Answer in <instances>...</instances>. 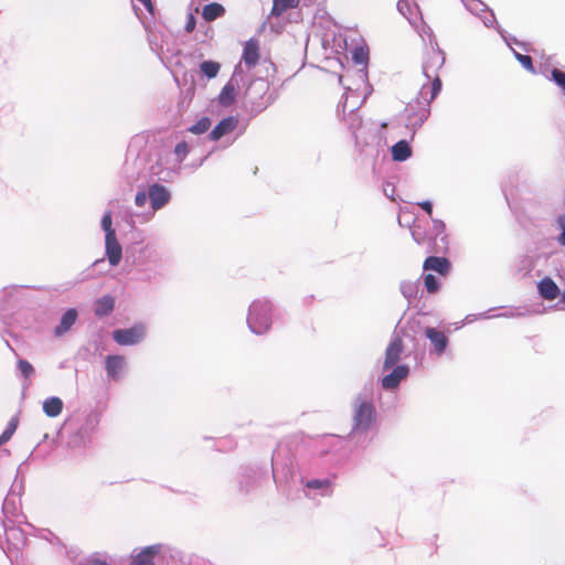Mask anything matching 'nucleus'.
Instances as JSON below:
<instances>
[{
    "label": "nucleus",
    "instance_id": "13",
    "mask_svg": "<svg viewBox=\"0 0 565 565\" xmlns=\"http://www.w3.org/2000/svg\"><path fill=\"white\" fill-rule=\"evenodd\" d=\"M242 60L248 68L254 67L259 61V44L255 39L248 40L243 50Z\"/></svg>",
    "mask_w": 565,
    "mask_h": 565
},
{
    "label": "nucleus",
    "instance_id": "25",
    "mask_svg": "<svg viewBox=\"0 0 565 565\" xmlns=\"http://www.w3.org/2000/svg\"><path fill=\"white\" fill-rule=\"evenodd\" d=\"M220 103L222 105H230L234 102L235 98V88L231 84H227L223 87L221 94H220Z\"/></svg>",
    "mask_w": 565,
    "mask_h": 565
},
{
    "label": "nucleus",
    "instance_id": "6",
    "mask_svg": "<svg viewBox=\"0 0 565 565\" xmlns=\"http://www.w3.org/2000/svg\"><path fill=\"white\" fill-rule=\"evenodd\" d=\"M403 352V341L399 337H395L388 343L385 351V359L383 362V370H391L393 366L398 365V361L401 359Z\"/></svg>",
    "mask_w": 565,
    "mask_h": 565
},
{
    "label": "nucleus",
    "instance_id": "29",
    "mask_svg": "<svg viewBox=\"0 0 565 565\" xmlns=\"http://www.w3.org/2000/svg\"><path fill=\"white\" fill-rule=\"evenodd\" d=\"M424 286L429 294H435L439 289V284L433 274H427L424 276Z\"/></svg>",
    "mask_w": 565,
    "mask_h": 565
},
{
    "label": "nucleus",
    "instance_id": "14",
    "mask_svg": "<svg viewBox=\"0 0 565 565\" xmlns=\"http://www.w3.org/2000/svg\"><path fill=\"white\" fill-rule=\"evenodd\" d=\"M537 289H539L540 296L543 299L550 300V301L556 299L559 296V294H561V290H559L558 286L550 277L543 278L539 282Z\"/></svg>",
    "mask_w": 565,
    "mask_h": 565
},
{
    "label": "nucleus",
    "instance_id": "24",
    "mask_svg": "<svg viewBox=\"0 0 565 565\" xmlns=\"http://www.w3.org/2000/svg\"><path fill=\"white\" fill-rule=\"evenodd\" d=\"M331 486H332V483L328 479H323V480L312 479V480H308L306 482V488L313 489V490H322L323 494L331 493Z\"/></svg>",
    "mask_w": 565,
    "mask_h": 565
},
{
    "label": "nucleus",
    "instance_id": "35",
    "mask_svg": "<svg viewBox=\"0 0 565 565\" xmlns=\"http://www.w3.org/2000/svg\"><path fill=\"white\" fill-rule=\"evenodd\" d=\"M557 225L561 230V234H559L557 241L561 245L565 246V214L558 216Z\"/></svg>",
    "mask_w": 565,
    "mask_h": 565
},
{
    "label": "nucleus",
    "instance_id": "37",
    "mask_svg": "<svg viewBox=\"0 0 565 565\" xmlns=\"http://www.w3.org/2000/svg\"><path fill=\"white\" fill-rule=\"evenodd\" d=\"M85 565H107V564H106L105 561H102L99 557L92 556V557L86 559Z\"/></svg>",
    "mask_w": 565,
    "mask_h": 565
},
{
    "label": "nucleus",
    "instance_id": "27",
    "mask_svg": "<svg viewBox=\"0 0 565 565\" xmlns=\"http://www.w3.org/2000/svg\"><path fill=\"white\" fill-rule=\"evenodd\" d=\"M18 427V422L15 418H12L6 429L2 431V434L0 435V446L2 444H6L7 441L10 440V438L12 437V435L14 434L15 429Z\"/></svg>",
    "mask_w": 565,
    "mask_h": 565
},
{
    "label": "nucleus",
    "instance_id": "3",
    "mask_svg": "<svg viewBox=\"0 0 565 565\" xmlns=\"http://www.w3.org/2000/svg\"><path fill=\"white\" fill-rule=\"evenodd\" d=\"M430 102L431 100L429 98L427 104H423L419 100H416L415 103H409L407 105V107H406L407 126L411 129L416 130L428 118L429 113H430L428 106H429Z\"/></svg>",
    "mask_w": 565,
    "mask_h": 565
},
{
    "label": "nucleus",
    "instance_id": "10",
    "mask_svg": "<svg viewBox=\"0 0 565 565\" xmlns=\"http://www.w3.org/2000/svg\"><path fill=\"white\" fill-rule=\"evenodd\" d=\"M451 264L446 257L429 256L424 260L423 269L425 271H435L440 276H447L450 271Z\"/></svg>",
    "mask_w": 565,
    "mask_h": 565
},
{
    "label": "nucleus",
    "instance_id": "22",
    "mask_svg": "<svg viewBox=\"0 0 565 565\" xmlns=\"http://www.w3.org/2000/svg\"><path fill=\"white\" fill-rule=\"evenodd\" d=\"M114 298L110 296H105L98 299L95 303V313L98 317H104L109 315L114 309Z\"/></svg>",
    "mask_w": 565,
    "mask_h": 565
},
{
    "label": "nucleus",
    "instance_id": "41",
    "mask_svg": "<svg viewBox=\"0 0 565 565\" xmlns=\"http://www.w3.org/2000/svg\"><path fill=\"white\" fill-rule=\"evenodd\" d=\"M139 2H141L146 9H148L149 11L152 10V3H151V0H138Z\"/></svg>",
    "mask_w": 565,
    "mask_h": 565
},
{
    "label": "nucleus",
    "instance_id": "20",
    "mask_svg": "<svg viewBox=\"0 0 565 565\" xmlns=\"http://www.w3.org/2000/svg\"><path fill=\"white\" fill-rule=\"evenodd\" d=\"M224 13V7L216 2L204 6L202 10V17L207 22L214 21L215 19L223 17Z\"/></svg>",
    "mask_w": 565,
    "mask_h": 565
},
{
    "label": "nucleus",
    "instance_id": "39",
    "mask_svg": "<svg viewBox=\"0 0 565 565\" xmlns=\"http://www.w3.org/2000/svg\"><path fill=\"white\" fill-rule=\"evenodd\" d=\"M300 0H285V9L298 7Z\"/></svg>",
    "mask_w": 565,
    "mask_h": 565
},
{
    "label": "nucleus",
    "instance_id": "11",
    "mask_svg": "<svg viewBox=\"0 0 565 565\" xmlns=\"http://www.w3.org/2000/svg\"><path fill=\"white\" fill-rule=\"evenodd\" d=\"M282 13V0H274L270 15L263 23V29H269L276 34H280L282 25L279 22V17Z\"/></svg>",
    "mask_w": 565,
    "mask_h": 565
},
{
    "label": "nucleus",
    "instance_id": "12",
    "mask_svg": "<svg viewBox=\"0 0 565 565\" xmlns=\"http://www.w3.org/2000/svg\"><path fill=\"white\" fill-rule=\"evenodd\" d=\"M106 255L111 266H117L121 259V246L116 238L115 233L105 237Z\"/></svg>",
    "mask_w": 565,
    "mask_h": 565
},
{
    "label": "nucleus",
    "instance_id": "32",
    "mask_svg": "<svg viewBox=\"0 0 565 565\" xmlns=\"http://www.w3.org/2000/svg\"><path fill=\"white\" fill-rule=\"evenodd\" d=\"M18 369L25 379H29L34 373L33 366L25 360L18 361Z\"/></svg>",
    "mask_w": 565,
    "mask_h": 565
},
{
    "label": "nucleus",
    "instance_id": "2",
    "mask_svg": "<svg viewBox=\"0 0 565 565\" xmlns=\"http://www.w3.org/2000/svg\"><path fill=\"white\" fill-rule=\"evenodd\" d=\"M247 324L253 333L263 334L271 326V305L266 299L255 300L247 315Z\"/></svg>",
    "mask_w": 565,
    "mask_h": 565
},
{
    "label": "nucleus",
    "instance_id": "5",
    "mask_svg": "<svg viewBox=\"0 0 565 565\" xmlns=\"http://www.w3.org/2000/svg\"><path fill=\"white\" fill-rule=\"evenodd\" d=\"M146 330L141 324L129 329H118L113 333L114 340L120 345H132L140 342L145 337Z\"/></svg>",
    "mask_w": 565,
    "mask_h": 565
},
{
    "label": "nucleus",
    "instance_id": "4",
    "mask_svg": "<svg viewBox=\"0 0 565 565\" xmlns=\"http://www.w3.org/2000/svg\"><path fill=\"white\" fill-rule=\"evenodd\" d=\"M376 414L371 402H361L354 413V430H366L375 422Z\"/></svg>",
    "mask_w": 565,
    "mask_h": 565
},
{
    "label": "nucleus",
    "instance_id": "34",
    "mask_svg": "<svg viewBox=\"0 0 565 565\" xmlns=\"http://www.w3.org/2000/svg\"><path fill=\"white\" fill-rule=\"evenodd\" d=\"M175 156L179 161H183L189 153V146L185 141L179 142L174 148Z\"/></svg>",
    "mask_w": 565,
    "mask_h": 565
},
{
    "label": "nucleus",
    "instance_id": "19",
    "mask_svg": "<svg viewBox=\"0 0 565 565\" xmlns=\"http://www.w3.org/2000/svg\"><path fill=\"white\" fill-rule=\"evenodd\" d=\"M392 157L395 161H405L412 156V149L407 141L401 140L396 142L392 149Z\"/></svg>",
    "mask_w": 565,
    "mask_h": 565
},
{
    "label": "nucleus",
    "instance_id": "15",
    "mask_svg": "<svg viewBox=\"0 0 565 565\" xmlns=\"http://www.w3.org/2000/svg\"><path fill=\"white\" fill-rule=\"evenodd\" d=\"M425 334L434 344L436 352L438 354L444 353L448 345V339L446 334L443 331H439L435 328H427L425 330Z\"/></svg>",
    "mask_w": 565,
    "mask_h": 565
},
{
    "label": "nucleus",
    "instance_id": "30",
    "mask_svg": "<svg viewBox=\"0 0 565 565\" xmlns=\"http://www.w3.org/2000/svg\"><path fill=\"white\" fill-rule=\"evenodd\" d=\"M551 77L553 79V82L563 90V93L565 94V72L558 70V68H553L551 71Z\"/></svg>",
    "mask_w": 565,
    "mask_h": 565
},
{
    "label": "nucleus",
    "instance_id": "31",
    "mask_svg": "<svg viewBox=\"0 0 565 565\" xmlns=\"http://www.w3.org/2000/svg\"><path fill=\"white\" fill-rule=\"evenodd\" d=\"M514 55H515V58L520 62V64L525 70H527L531 73L535 72V68H534V65H533V61H532V57L530 55H524V54H521V53H518V52H515Z\"/></svg>",
    "mask_w": 565,
    "mask_h": 565
},
{
    "label": "nucleus",
    "instance_id": "42",
    "mask_svg": "<svg viewBox=\"0 0 565 565\" xmlns=\"http://www.w3.org/2000/svg\"><path fill=\"white\" fill-rule=\"evenodd\" d=\"M561 301L565 303V291L562 295V300Z\"/></svg>",
    "mask_w": 565,
    "mask_h": 565
},
{
    "label": "nucleus",
    "instance_id": "38",
    "mask_svg": "<svg viewBox=\"0 0 565 565\" xmlns=\"http://www.w3.org/2000/svg\"><path fill=\"white\" fill-rule=\"evenodd\" d=\"M418 205H419V206H420L425 212H427V214H428L429 216H431V214H433V205H431V203H430L429 201H423V202L418 203Z\"/></svg>",
    "mask_w": 565,
    "mask_h": 565
},
{
    "label": "nucleus",
    "instance_id": "17",
    "mask_svg": "<svg viewBox=\"0 0 565 565\" xmlns=\"http://www.w3.org/2000/svg\"><path fill=\"white\" fill-rule=\"evenodd\" d=\"M77 319V311L75 309H68L61 318L60 324L55 328V335L60 337L67 332Z\"/></svg>",
    "mask_w": 565,
    "mask_h": 565
},
{
    "label": "nucleus",
    "instance_id": "23",
    "mask_svg": "<svg viewBox=\"0 0 565 565\" xmlns=\"http://www.w3.org/2000/svg\"><path fill=\"white\" fill-rule=\"evenodd\" d=\"M221 65L214 61H204L200 64V71L204 74L209 79L217 76L220 72Z\"/></svg>",
    "mask_w": 565,
    "mask_h": 565
},
{
    "label": "nucleus",
    "instance_id": "8",
    "mask_svg": "<svg viewBox=\"0 0 565 565\" xmlns=\"http://www.w3.org/2000/svg\"><path fill=\"white\" fill-rule=\"evenodd\" d=\"M152 211L163 207L170 200L169 191L161 184H152L148 189Z\"/></svg>",
    "mask_w": 565,
    "mask_h": 565
},
{
    "label": "nucleus",
    "instance_id": "18",
    "mask_svg": "<svg viewBox=\"0 0 565 565\" xmlns=\"http://www.w3.org/2000/svg\"><path fill=\"white\" fill-rule=\"evenodd\" d=\"M63 402L60 397L52 396L43 402V412L49 417H56L62 413Z\"/></svg>",
    "mask_w": 565,
    "mask_h": 565
},
{
    "label": "nucleus",
    "instance_id": "1",
    "mask_svg": "<svg viewBox=\"0 0 565 565\" xmlns=\"http://www.w3.org/2000/svg\"><path fill=\"white\" fill-rule=\"evenodd\" d=\"M445 64V54L437 45H429L426 47L423 56V73L431 79L429 87L422 86L420 94L426 96L429 89L430 100H434L441 89V79L439 71Z\"/></svg>",
    "mask_w": 565,
    "mask_h": 565
},
{
    "label": "nucleus",
    "instance_id": "40",
    "mask_svg": "<svg viewBox=\"0 0 565 565\" xmlns=\"http://www.w3.org/2000/svg\"><path fill=\"white\" fill-rule=\"evenodd\" d=\"M194 25H195L194 18L192 15H190V19H189V21H188V23L185 25V30L188 32H191V31H193Z\"/></svg>",
    "mask_w": 565,
    "mask_h": 565
},
{
    "label": "nucleus",
    "instance_id": "36",
    "mask_svg": "<svg viewBox=\"0 0 565 565\" xmlns=\"http://www.w3.org/2000/svg\"><path fill=\"white\" fill-rule=\"evenodd\" d=\"M148 199H149L148 192L140 191L136 194L135 203L137 206L142 207L146 205Z\"/></svg>",
    "mask_w": 565,
    "mask_h": 565
},
{
    "label": "nucleus",
    "instance_id": "33",
    "mask_svg": "<svg viewBox=\"0 0 565 565\" xmlns=\"http://www.w3.org/2000/svg\"><path fill=\"white\" fill-rule=\"evenodd\" d=\"M102 227L105 232V237L109 236L110 233H115L111 227V213L110 211L106 212L102 218Z\"/></svg>",
    "mask_w": 565,
    "mask_h": 565
},
{
    "label": "nucleus",
    "instance_id": "26",
    "mask_svg": "<svg viewBox=\"0 0 565 565\" xmlns=\"http://www.w3.org/2000/svg\"><path fill=\"white\" fill-rule=\"evenodd\" d=\"M211 126V120L207 117L200 118L194 125L189 127V131L195 135L204 134L209 130Z\"/></svg>",
    "mask_w": 565,
    "mask_h": 565
},
{
    "label": "nucleus",
    "instance_id": "9",
    "mask_svg": "<svg viewBox=\"0 0 565 565\" xmlns=\"http://www.w3.org/2000/svg\"><path fill=\"white\" fill-rule=\"evenodd\" d=\"M239 121L236 117L230 116L222 119L210 132L209 138L213 141L220 140L223 136L233 132L238 128Z\"/></svg>",
    "mask_w": 565,
    "mask_h": 565
},
{
    "label": "nucleus",
    "instance_id": "16",
    "mask_svg": "<svg viewBox=\"0 0 565 565\" xmlns=\"http://www.w3.org/2000/svg\"><path fill=\"white\" fill-rule=\"evenodd\" d=\"M125 366V360L120 355H108L106 358V371L110 379L117 380Z\"/></svg>",
    "mask_w": 565,
    "mask_h": 565
},
{
    "label": "nucleus",
    "instance_id": "28",
    "mask_svg": "<svg viewBox=\"0 0 565 565\" xmlns=\"http://www.w3.org/2000/svg\"><path fill=\"white\" fill-rule=\"evenodd\" d=\"M352 60L356 64H364L369 60V51L363 46H358L352 51Z\"/></svg>",
    "mask_w": 565,
    "mask_h": 565
},
{
    "label": "nucleus",
    "instance_id": "7",
    "mask_svg": "<svg viewBox=\"0 0 565 565\" xmlns=\"http://www.w3.org/2000/svg\"><path fill=\"white\" fill-rule=\"evenodd\" d=\"M409 374V367L405 364H399L392 367V371L385 375L382 381V387L385 390H394L399 383L405 380Z\"/></svg>",
    "mask_w": 565,
    "mask_h": 565
},
{
    "label": "nucleus",
    "instance_id": "21",
    "mask_svg": "<svg viewBox=\"0 0 565 565\" xmlns=\"http://www.w3.org/2000/svg\"><path fill=\"white\" fill-rule=\"evenodd\" d=\"M159 552L158 545L143 548L135 558L137 565H153L152 558Z\"/></svg>",
    "mask_w": 565,
    "mask_h": 565
}]
</instances>
